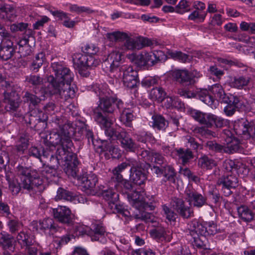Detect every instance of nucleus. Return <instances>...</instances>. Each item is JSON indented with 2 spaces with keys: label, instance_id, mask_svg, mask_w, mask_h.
Segmentation results:
<instances>
[{
  "label": "nucleus",
  "instance_id": "obj_1",
  "mask_svg": "<svg viewBox=\"0 0 255 255\" xmlns=\"http://www.w3.org/2000/svg\"><path fill=\"white\" fill-rule=\"evenodd\" d=\"M75 132L73 123L67 122L58 125L53 129L49 135V142L54 146H58L55 155H52L50 161L57 165L64 166V170L68 176L76 177L79 164L77 155L73 153V143L71 136Z\"/></svg>",
  "mask_w": 255,
  "mask_h": 255
},
{
  "label": "nucleus",
  "instance_id": "obj_2",
  "mask_svg": "<svg viewBox=\"0 0 255 255\" xmlns=\"http://www.w3.org/2000/svg\"><path fill=\"white\" fill-rule=\"evenodd\" d=\"M92 89L99 98L98 106L93 110V118L105 131L112 127L114 119L109 114L114 113L117 101L121 100L112 96L113 92L106 83H96Z\"/></svg>",
  "mask_w": 255,
  "mask_h": 255
},
{
  "label": "nucleus",
  "instance_id": "obj_3",
  "mask_svg": "<svg viewBox=\"0 0 255 255\" xmlns=\"http://www.w3.org/2000/svg\"><path fill=\"white\" fill-rule=\"evenodd\" d=\"M122 55V52L117 50L113 51L103 62L102 68L115 78L122 80L125 87L134 88L139 83L137 72L130 65H120Z\"/></svg>",
  "mask_w": 255,
  "mask_h": 255
},
{
  "label": "nucleus",
  "instance_id": "obj_4",
  "mask_svg": "<svg viewBox=\"0 0 255 255\" xmlns=\"http://www.w3.org/2000/svg\"><path fill=\"white\" fill-rule=\"evenodd\" d=\"M51 67L54 76L50 75L47 77V87H59L64 86L66 84L68 86V84H71L74 74L64 64L61 62H54L51 63Z\"/></svg>",
  "mask_w": 255,
  "mask_h": 255
},
{
  "label": "nucleus",
  "instance_id": "obj_5",
  "mask_svg": "<svg viewBox=\"0 0 255 255\" xmlns=\"http://www.w3.org/2000/svg\"><path fill=\"white\" fill-rule=\"evenodd\" d=\"M98 51L99 48L93 44H87L82 47L84 54H78L74 59L81 75L86 76V70L89 68L96 67L98 65V61L95 60L93 56Z\"/></svg>",
  "mask_w": 255,
  "mask_h": 255
},
{
  "label": "nucleus",
  "instance_id": "obj_6",
  "mask_svg": "<svg viewBox=\"0 0 255 255\" xmlns=\"http://www.w3.org/2000/svg\"><path fill=\"white\" fill-rule=\"evenodd\" d=\"M197 96L203 102L213 107L215 99L224 103L227 100V95L223 87L219 84L213 85L209 90L202 89L197 93Z\"/></svg>",
  "mask_w": 255,
  "mask_h": 255
},
{
  "label": "nucleus",
  "instance_id": "obj_7",
  "mask_svg": "<svg viewBox=\"0 0 255 255\" xmlns=\"http://www.w3.org/2000/svg\"><path fill=\"white\" fill-rule=\"evenodd\" d=\"M0 95L3 96V102L7 104V111H15L19 106V97L11 85L5 80L0 79Z\"/></svg>",
  "mask_w": 255,
  "mask_h": 255
},
{
  "label": "nucleus",
  "instance_id": "obj_8",
  "mask_svg": "<svg viewBox=\"0 0 255 255\" xmlns=\"http://www.w3.org/2000/svg\"><path fill=\"white\" fill-rule=\"evenodd\" d=\"M145 193L143 191H135L128 195V200L130 205L139 211L140 215L139 218L147 220L150 215L145 211L152 210L154 206L149 205L146 202L144 197Z\"/></svg>",
  "mask_w": 255,
  "mask_h": 255
},
{
  "label": "nucleus",
  "instance_id": "obj_9",
  "mask_svg": "<svg viewBox=\"0 0 255 255\" xmlns=\"http://www.w3.org/2000/svg\"><path fill=\"white\" fill-rule=\"evenodd\" d=\"M105 134L111 140H119L122 147L128 151H134L137 147L136 144L124 129L117 130L113 127L105 129Z\"/></svg>",
  "mask_w": 255,
  "mask_h": 255
},
{
  "label": "nucleus",
  "instance_id": "obj_10",
  "mask_svg": "<svg viewBox=\"0 0 255 255\" xmlns=\"http://www.w3.org/2000/svg\"><path fill=\"white\" fill-rule=\"evenodd\" d=\"M165 55L162 51H155L152 52H142L138 55L132 54L128 58L139 66L146 65H153L158 61L165 59Z\"/></svg>",
  "mask_w": 255,
  "mask_h": 255
},
{
  "label": "nucleus",
  "instance_id": "obj_11",
  "mask_svg": "<svg viewBox=\"0 0 255 255\" xmlns=\"http://www.w3.org/2000/svg\"><path fill=\"white\" fill-rule=\"evenodd\" d=\"M106 37L111 42L125 41L122 46V49L124 50H138L142 48L141 44L137 39L128 36L126 32L120 31L109 32L106 34Z\"/></svg>",
  "mask_w": 255,
  "mask_h": 255
},
{
  "label": "nucleus",
  "instance_id": "obj_12",
  "mask_svg": "<svg viewBox=\"0 0 255 255\" xmlns=\"http://www.w3.org/2000/svg\"><path fill=\"white\" fill-rule=\"evenodd\" d=\"M30 228L33 232H41L48 236L53 235L60 230L54 220L50 218L39 222L33 221L31 223Z\"/></svg>",
  "mask_w": 255,
  "mask_h": 255
},
{
  "label": "nucleus",
  "instance_id": "obj_13",
  "mask_svg": "<svg viewBox=\"0 0 255 255\" xmlns=\"http://www.w3.org/2000/svg\"><path fill=\"white\" fill-rule=\"evenodd\" d=\"M234 129L237 135L244 139L252 138L255 140V126H252L244 119L235 122Z\"/></svg>",
  "mask_w": 255,
  "mask_h": 255
},
{
  "label": "nucleus",
  "instance_id": "obj_14",
  "mask_svg": "<svg viewBox=\"0 0 255 255\" xmlns=\"http://www.w3.org/2000/svg\"><path fill=\"white\" fill-rule=\"evenodd\" d=\"M185 199L191 206L201 208L207 205V197L198 193L192 187L188 186L184 192Z\"/></svg>",
  "mask_w": 255,
  "mask_h": 255
},
{
  "label": "nucleus",
  "instance_id": "obj_15",
  "mask_svg": "<svg viewBox=\"0 0 255 255\" xmlns=\"http://www.w3.org/2000/svg\"><path fill=\"white\" fill-rule=\"evenodd\" d=\"M117 103V108L120 113V120L124 125L127 127H130L131 122L133 120V113L135 107H129L128 105L124 106V104L122 100H118Z\"/></svg>",
  "mask_w": 255,
  "mask_h": 255
},
{
  "label": "nucleus",
  "instance_id": "obj_16",
  "mask_svg": "<svg viewBox=\"0 0 255 255\" xmlns=\"http://www.w3.org/2000/svg\"><path fill=\"white\" fill-rule=\"evenodd\" d=\"M238 183L237 177L233 175L222 176L217 181L218 185L221 187L225 196H229L232 193L231 189L235 188L238 186Z\"/></svg>",
  "mask_w": 255,
  "mask_h": 255
},
{
  "label": "nucleus",
  "instance_id": "obj_17",
  "mask_svg": "<svg viewBox=\"0 0 255 255\" xmlns=\"http://www.w3.org/2000/svg\"><path fill=\"white\" fill-rule=\"evenodd\" d=\"M47 87V89L44 90V93H49L50 94H59L61 98L68 100L69 98H73L75 96V90L74 87H71L70 84H68L67 86V84L64 86H60L57 87Z\"/></svg>",
  "mask_w": 255,
  "mask_h": 255
},
{
  "label": "nucleus",
  "instance_id": "obj_18",
  "mask_svg": "<svg viewBox=\"0 0 255 255\" xmlns=\"http://www.w3.org/2000/svg\"><path fill=\"white\" fill-rule=\"evenodd\" d=\"M88 235L91 237L92 241H98L102 243L106 242L107 233L102 223H93L88 232Z\"/></svg>",
  "mask_w": 255,
  "mask_h": 255
},
{
  "label": "nucleus",
  "instance_id": "obj_19",
  "mask_svg": "<svg viewBox=\"0 0 255 255\" xmlns=\"http://www.w3.org/2000/svg\"><path fill=\"white\" fill-rule=\"evenodd\" d=\"M11 36L1 39L0 43V58L6 61L10 59L15 53Z\"/></svg>",
  "mask_w": 255,
  "mask_h": 255
},
{
  "label": "nucleus",
  "instance_id": "obj_20",
  "mask_svg": "<svg viewBox=\"0 0 255 255\" xmlns=\"http://www.w3.org/2000/svg\"><path fill=\"white\" fill-rule=\"evenodd\" d=\"M52 213L54 218L61 223L70 225L72 222L71 210L66 206H58L53 208Z\"/></svg>",
  "mask_w": 255,
  "mask_h": 255
},
{
  "label": "nucleus",
  "instance_id": "obj_21",
  "mask_svg": "<svg viewBox=\"0 0 255 255\" xmlns=\"http://www.w3.org/2000/svg\"><path fill=\"white\" fill-rule=\"evenodd\" d=\"M190 115L196 121L201 125L205 126L206 128L213 127L214 115L192 110L190 111Z\"/></svg>",
  "mask_w": 255,
  "mask_h": 255
},
{
  "label": "nucleus",
  "instance_id": "obj_22",
  "mask_svg": "<svg viewBox=\"0 0 255 255\" xmlns=\"http://www.w3.org/2000/svg\"><path fill=\"white\" fill-rule=\"evenodd\" d=\"M33 171L30 168L22 165H18L15 168V173L16 176L20 178V181L22 182V186L24 189L30 188L29 178Z\"/></svg>",
  "mask_w": 255,
  "mask_h": 255
},
{
  "label": "nucleus",
  "instance_id": "obj_23",
  "mask_svg": "<svg viewBox=\"0 0 255 255\" xmlns=\"http://www.w3.org/2000/svg\"><path fill=\"white\" fill-rule=\"evenodd\" d=\"M226 137H224L225 142L224 143L223 152L228 153H233L238 151L240 149V144L238 139L231 135L229 130L225 131Z\"/></svg>",
  "mask_w": 255,
  "mask_h": 255
},
{
  "label": "nucleus",
  "instance_id": "obj_24",
  "mask_svg": "<svg viewBox=\"0 0 255 255\" xmlns=\"http://www.w3.org/2000/svg\"><path fill=\"white\" fill-rule=\"evenodd\" d=\"M78 183L79 186L86 190H93L98 182L97 176L94 174L83 175L78 177Z\"/></svg>",
  "mask_w": 255,
  "mask_h": 255
},
{
  "label": "nucleus",
  "instance_id": "obj_25",
  "mask_svg": "<svg viewBox=\"0 0 255 255\" xmlns=\"http://www.w3.org/2000/svg\"><path fill=\"white\" fill-rule=\"evenodd\" d=\"M172 205L175 210L183 218H188L193 214L191 209L184 205V201L180 198H174L173 199Z\"/></svg>",
  "mask_w": 255,
  "mask_h": 255
},
{
  "label": "nucleus",
  "instance_id": "obj_26",
  "mask_svg": "<svg viewBox=\"0 0 255 255\" xmlns=\"http://www.w3.org/2000/svg\"><path fill=\"white\" fill-rule=\"evenodd\" d=\"M187 238L194 248L199 249H207L206 245V236H200L195 232H187Z\"/></svg>",
  "mask_w": 255,
  "mask_h": 255
},
{
  "label": "nucleus",
  "instance_id": "obj_27",
  "mask_svg": "<svg viewBox=\"0 0 255 255\" xmlns=\"http://www.w3.org/2000/svg\"><path fill=\"white\" fill-rule=\"evenodd\" d=\"M172 76L175 80L180 83L188 84L193 83V76L187 70H175L173 72Z\"/></svg>",
  "mask_w": 255,
  "mask_h": 255
},
{
  "label": "nucleus",
  "instance_id": "obj_28",
  "mask_svg": "<svg viewBox=\"0 0 255 255\" xmlns=\"http://www.w3.org/2000/svg\"><path fill=\"white\" fill-rule=\"evenodd\" d=\"M169 233L163 227H158L149 231V234L152 238L161 241L170 242L172 237Z\"/></svg>",
  "mask_w": 255,
  "mask_h": 255
},
{
  "label": "nucleus",
  "instance_id": "obj_29",
  "mask_svg": "<svg viewBox=\"0 0 255 255\" xmlns=\"http://www.w3.org/2000/svg\"><path fill=\"white\" fill-rule=\"evenodd\" d=\"M130 177L133 182L136 185H141L144 184L146 180V175L145 171L140 168H131Z\"/></svg>",
  "mask_w": 255,
  "mask_h": 255
},
{
  "label": "nucleus",
  "instance_id": "obj_30",
  "mask_svg": "<svg viewBox=\"0 0 255 255\" xmlns=\"http://www.w3.org/2000/svg\"><path fill=\"white\" fill-rule=\"evenodd\" d=\"M97 193L101 195L105 200L114 202L116 200L118 195L114 190L107 186L101 185L98 186V190H95Z\"/></svg>",
  "mask_w": 255,
  "mask_h": 255
},
{
  "label": "nucleus",
  "instance_id": "obj_31",
  "mask_svg": "<svg viewBox=\"0 0 255 255\" xmlns=\"http://www.w3.org/2000/svg\"><path fill=\"white\" fill-rule=\"evenodd\" d=\"M206 229V222L199 223L197 220H194L188 224V231L187 232H195L199 235L206 236H207Z\"/></svg>",
  "mask_w": 255,
  "mask_h": 255
},
{
  "label": "nucleus",
  "instance_id": "obj_32",
  "mask_svg": "<svg viewBox=\"0 0 255 255\" xmlns=\"http://www.w3.org/2000/svg\"><path fill=\"white\" fill-rule=\"evenodd\" d=\"M174 153L176 157L181 161L183 164L187 163L193 157L192 151L188 149L177 148L175 149Z\"/></svg>",
  "mask_w": 255,
  "mask_h": 255
},
{
  "label": "nucleus",
  "instance_id": "obj_33",
  "mask_svg": "<svg viewBox=\"0 0 255 255\" xmlns=\"http://www.w3.org/2000/svg\"><path fill=\"white\" fill-rule=\"evenodd\" d=\"M152 121L150 122L151 126L158 130H164L167 127L168 123L165 118L160 115H154L152 116Z\"/></svg>",
  "mask_w": 255,
  "mask_h": 255
},
{
  "label": "nucleus",
  "instance_id": "obj_34",
  "mask_svg": "<svg viewBox=\"0 0 255 255\" xmlns=\"http://www.w3.org/2000/svg\"><path fill=\"white\" fill-rule=\"evenodd\" d=\"M163 176L164 178V180L165 182L169 181L171 183H175L176 181L175 177L176 172L172 166L165 164L163 165Z\"/></svg>",
  "mask_w": 255,
  "mask_h": 255
},
{
  "label": "nucleus",
  "instance_id": "obj_35",
  "mask_svg": "<svg viewBox=\"0 0 255 255\" xmlns=\"http://www.w3.org/2000/svg\"><path fill=\"white\" fill-rule=\"evenodd\" d=\"M13 238L7 233H0V246L4 250H11L14 249L13 247Z\"/></svg>",
  "mask_w": 255,
  "mask_h": 255
},
{
  "label": "nucleus",
  "instance_id": "obj_36",
  "mask_svg": "<svg viewBox=\"0 0 255 255\" xmlns=\"http://www.w3.org/2000/svg\"><path fill=\"white\" fill-rule=\"evenodd\" d=\"M239 217L246 222H250L254 218V213L248 207L242 205L237 208Z\"/></svg>",
  "mask_w": 255,
  "mask_h": 255
},
{
  "label": "nucleus",
  "instance_id": "obj_37",
  "mask_svg": "<svg viewBox=\"0 0 255 255\" xmlns=\"http://www.w3.org/2000/svg\"><path fill=\"white\" fill-rule=\"evenodd\" d=\"M166 93L161 87H156L152 89L149 94V97L153 101L161 102L164 99Z\"/></svg>",
  "mask_w": 255,
  "mask_h": 255
},
{
  "label": "nucleus",
  "instance_id": "obj_38",
  "mask_svg": "<svg viewBox=\"0 0 255 255\" xmlns=\"http://www.w3.org/2000/svg\"><path fill=\"white\" fill-rule=\"evenodd\" d=\"M29 179L30 181L29 185L30 188L28 189H24L28 191L32 190L34 187L41 186L43 184L45 180L43 177L42 178L40 177L39 173L36 170H33L32 172Z\"/></svg>",
  "mask_w": 255,
  "mask_h": 255
},
{
  "label": "nucleus",
  "instance_id": "obj_39",
  "mask_svg": "<svg viewBox=\"0 0 255 255\" xmlns=\"http://www.w3.org/2000/svg\"><path fill=\"white\" fill-rule=\"evenodd\" d=\"M29 142L28 136L26 134H22L20 135L18 140L16 142V151L19 154H23L27 149Z\"/></svg>",
  "mask_w": 255,
  "mask_h": 255
},
{
  "label": "nucleus",
  "instance_id": "obj_40",
  "mask_svg": "<svg viewBox=\"0 0 255 255\" xmlns=\"http://www.w3.org/2000/svg\"><path fill=\"white\" fill-rule=\"evenodd\" d=\"M198 166L203 169H211L216 165L214 160L206 155L201 156L198 159Z\"/></svg>",
  "mask_w": 255,
  "mask_h": 255
},
{
  "label": "nucleus",
  "instance_id": "obj_41",
  "mask_svg": "<svg viewBox=\"0 0 255 255\" xmlns=\"http://www.w3.org/2000/svg\"><path fill=\"white\" fill-rule=\"evenodd\" d=\"M16 241L22 249H24L26 246L32 245V243L30 235L23 231L20 232L18 234L16 237Z\"/></svg>",
  "mask_w": 255,
  "mask_h": 255
},
{
  "label": "nucleus",
  "instance_id": "obj_42",
  "mask_svg": "<svg viewBox=\"0 0 255 255\" xmlns=\"http://www.w3.org/2000/svg\"><path fill=\"white\" fill-rule=\"evenodd\" d=\"M227 100L224 103L230 104L238 110L242 109L245 107L243 101L241 97L234 95H229L227 97Z\"/></svg>",
  "mask_w": 255,
  "mask_h": 255
},
{
  "label": "nucleus",
  "instance_id": "obj_43",
  "mask_svg": "<svg viewBox=\"0 0 255 255\" xmlns=\"http://www.w3.org/2000/svg\"><path fill=\"white\" fill-rule=\"evenodd\" d=\"M251 78L249 76H240L235 77L232 82V86L237 89H242L250 83Z\"/></svg>",
  "mask_w": 255,
  "mask_h": 255
},
{
  "label": "nucleus",
  "instance_id": "obj_44",
  "mask_svg": "<svg viewBox=\"0 0 255 255\" xmlns=\"http://www.w3.org/2000/svg\"><path fill=\"white\" fill-rule=\"evenodd\" d=\"M92 144L95 150L100 153L110 150L111 143L106 140H92Z\"/></svg>",
  "mask_w": 255,
  "mask_h": 255
},
{
  "label": "nucleus",
  "instance_id": "obj_45",
  "mask_svg": "<svg viewBox=\"0 0 255 255\" xmlns=\"http://www.w3.org/2000/svg\"><path fill=\"white\" fill-rule=\"evenodd\" d=\"M75 195L71 192L59 188L57 192L56 199L57 200L63 199L66 201H73L74 200Z\"/></svg>",
  "mask_w": 255,
  "mask_h": 255
},
{
  "label": "nucleus",
  "instance_id": "obj_46",
  "mask_svg": "<svg viewBox=\"0 0 255 255\" xmlns=\"http://www.w3.org/2000/svg\"><path fill=\"white\" fill-rule=\"evenodd\" d=\"M45 60V55L43 52H40L38 53L35 56V59L31 63L30 67L31 70L33 71L37 72Z\"/></svg>",
  "mask_w": 255,
  "mask_h": 255
},
{
  "label": "nucleus",
  "instance_id": "obj_47",
  "mask_svg": "<svg viewBox=\"0 0 255 255\" xmlns=\"http://www.w3.org/2000/svg\"><path fill=\"white\" fill-rule=\"evenodd\" d=\"M164 106L166 108H181L183 104L176 97H166L164 99Z\"/></svg>",
  "mask_w": 255,
  "mask_h": 255
},
{
  "label": "nucleus",
  "instance_id": "obj_48",
  "mask_svg": "<svg viewBox=\"0 0 255 255\" xmlns=\"http://www.w3.org/2000/svg\"><path fill=\"white\" fill-rule=\"evenodd\" d=\"M134 137L138 141L143 143L152 142L154 141V138L152 135L150 133L145 131H139L135 134Z\"/></svg>",
  "mask_w": 255,
  "mask_h": 255
},
{
  "label": "nucleus",
  "instance_id": "obj_49",
  "mask_svg": "<svg viewBox=\"0 0 255 255\" xmlns=\"http://www.w3.org/2000/svg\"><path fill=\"white\" fill-rule=\"evenodd\" d=\"M207 15V11H201L195 9L188 16V19L198 22H203Z\"/></svg>",
  "mask_w": 255,
  "mask_h": 255
},
{
  "label": "nucleus",
  "instance_id": "obj_50",
  "mask_svg": "<svg viewBox=\"0 0 255 255\" xmlns=\"http://www.w3.org/2000/svg\"><path fill=\"white\" fill-rule=\"evenodd\" d=\"M41 174L44 179L51 180L56 175L57 171L54 167L46 166L41 170Z\"/></svg>",
  "mask_w": 255,
  "mask_h": 255
},
{
  "label": "nucleus",
  "instance_id": "obj_51",
  "mask_svg": "<svg viewBox=\"0 0 255 255\" xmlns=\"http://www.w3.org/2000/svg\"><path fill=\"white\" fill-rule=\"evenodd\" d=\"M162 214L169 222L175 221L177 215L166 204L162 205Z\"/></svg>",
  "mask_w": 255,
  "mask_h": 255
},
{
  "label": "nucleus",
  "instance_id": "obj_52",
  "mask_svg": "<svg viewBox=\"0 0 255 255\" xmlns=\"http://www.w3.org/2000/svg\"><path fill=\"white\" fill-rule=\"evenodd\" d=\"M191 9V2L186 0H181L175 7V11L182 14Z\"/></svg>",
  "mask_w": 255,
  "mask_h": 255
},
{
  "label": "nucleus",
  "instance_id": "obj_53",
  "mask_svg": "<svg viewBox=\"0 0 255 255\" xmlns=\"http://www.w3.org/2000/svg\"><path fill=\"white\" fill-rule=\"evenodd\" d=\"M26 81L29 84L32 85L36 88L40 87L42 88V84L43 83V79L38 75H30L27 76Z\"/></svg>",
  "mask_w": 255,
  "mask_h": 255
},
{
  "label": "nucleus",
  "instance_id": "obj_54",
  "mask_svg": "<svg viewBox=\"0 0 255 255\" xmlns=\"http://www.w3.org/2000/svg\"><path fill=\"white\" fill-rule=\"evenodd\" d=\"M229 121L224 119L221 117L217 116L214 115L213 123V127L215 126L216 128H223L227 127L229 125Z\"/></svg>",
  "mask_w": 255,
  "mask_h": 255
},
{
  "label": "nucleus",
  "instance_id": "obj_55",
  "mask_svg": "<svg viewBox=\"0 0 255 255\" xmlns=\"http://www.w3.org/2000/svg\"><path fill=\"white\" fill-rule=\"evenodd\" d=\"M9 188L13 195H17L20 191L23 189L22 186V182H19L17 181H13L9 183Z\"/></svg>",
  "mask_w": 255,
  "mask_h": 255
},
{
  "label": "nucleus",
  "instance_id": "obj_56",
  "mask_svg": "<svg viewBox=\"0 0 255 255\" xmlns=\"http://www.w3.org/2000/svg\"><path fill=\"white\" fill-rule=\"evenodd\" d=\"M13 8L7 4H0V18H8V12H12Z\"/></svg>",
  "mask_w": 255,
  "mask_h": 255
},
{
  "label": "nucleus",
  "instance_id": "obj_57",
  "mask_svg": "<svg viewBox=\"0 0 255 255\" xmlns=\"http://www.w3.org/2000/svg\"><path fill=\"white\" fill-rule=\"evenodd\" d=\"M172 56L182 62H189L191 59V57L180 51H176L172 53Z\"/></svg>",
  "mask_w": 255,
  "mask_h": 255
},
{
  "label": "nucleus",
  "instance_id": "obj_58",
  "mask_svg": "<svg viewBox=\"0 0 255 255\" xmlns=\"http://www.w3.org/2000/svg\"><path fill=\"white\" fill-rule=\"evenodd\" d=\"M24 101L29 103L33 106H35L40 102V99L33 94L26 92L24 96Z\"/></svg>",
  "mask_w": 255,
  "mask_h": 255
},
{
  "label": "nucleus",
  "instance_id": "obj_59",
  "mask_svg": "<svg viewBox=\"0 0 255 255\" xmlns=\"http://www.w3.org/2000/svg\"><path fill=\"white\" fill-rule=\"evenodd\" d=\"M50 20V18L45 15L39 16L37 21L33 24V27L34 29H39L40 27H43L44 24L47 23Z\"/></svg>",
  "mask_w": 255,
  "mask_h": 255
},
{
  "label": "nucleus",
  "instance_id": "obj_60",
  "mask_svg": "<svg viewBox=\"0 0 255 255\" xmlns=\"http://www.w3.org/2000/svg\"><path fill=\"white\" fill-rule=\"evenodd\" d=\"M69 9L71 12H76L78 14H81L83 12L90 13L91 9L85 6H79L77 4H71L69 6Z\"/></svg>",
  "mask_w": 255,
  "mask_h": 255
},
{
  "label": "nucleus",
  "instance_id": "obj_61",
  "mask_svg": "<svg viewBox=\"0 0 255 255\" xmlns=\"http://www.w3.org/2000/svg\"><path fill=\"white\" fill-rule=\"evenodd\" d=\"M153 152L149 150H142L139 155L145 162L153 161Z\"/></svg>",
  "mask_w": 255,
  "mask_h": 255
},
{
  "label": "nucleus",
  "instance_id": "obj_62",
  "mask_svg": "<svg viewBox=\"0 0 255 255\" xmlns=\"http://www.w3.org/2000/svg\"><path fill=\"white\" fill-rule=\"evenodd\" d=\"M195 131L196 133H200L201 135L208 137L210 136L215 137L216 136L215 132L203 127H198L196 128L195 129Z\"/></svg>",
  "mask_w": 255,
  "mask_h": 255
},
{
  "label": "nucleus",
  "instance_id": "obj_63",
  "mask_svg": "<svg viewBox=\"0 0 255 255\" xmlns=\"http://www.w3.org/2000/svg\"><path fill=\"white\" fill-rule=\"evenodd\" d=\"M131 255H155V253L149 248H141L133 250Z\"/></svg>",
  "mask_w": 255,
  "mask_h": 255
},
{
  "label": "nucleus",
  "instance_id": "obj_64",
  "mask_svg": "<svg viewBox=\"0 0 255 255\" xmlns=\"http://www.w3.org/2000/svg\"><path fill=\"white\" fill-rule=\"evenodd\" d=\"M207 147L210 150L216 152H223V145L219 144L214 141H209L206 143Z\"/></svg>",
  "mask_w": 255,
  "mask_h": 255
}]
</instances>
